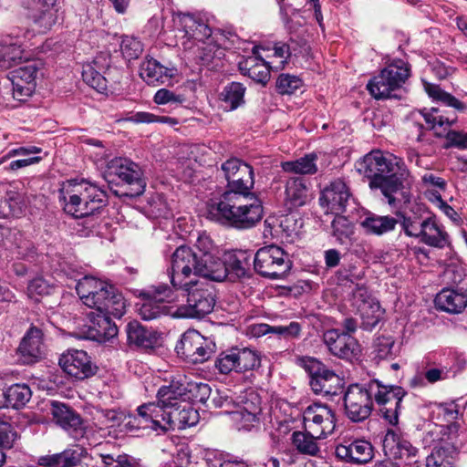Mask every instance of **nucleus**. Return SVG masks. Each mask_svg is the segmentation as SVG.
Segmentation results:
<instances>
[{
    "instance_id": "32",
    "label": "nucleus",
    "mask_w": 467,
    "mask_h": 467,
    "mask_svg": "<svg viewBox=\"0 0 467 467\" xmlns=\"http://www.w3.org/2000/svg\"><path fill=\"white\" fill-rule=\"evenodd\" d=\"M260 47H253V55L239 62V68L244 75L258 83H265L270 78V67L259 54Z\"/></svg>"
},
{
    "instance_id": "45",
    "label": "nucleus",
    "mask_w": 467,
    "mask_h": 467,
    "mask_svg": "<svg viewBox=\"0 0 467 467\" xmlns=\"http://www.w3.org/2000/svg\"><path fill=\"white\" fill-rule=\"evenodd\" d=\"M30 17L40 33H46L57 24L58 8H29Z\"/></svg>"
},
{
    "instance_id": "41",
    "label": "nucleus",
    "mask_w": 467,
    "mask_h": 467,
    "mask_svg": "<svg viewBox=\"0 0 467 467\" xmlns=\"http://www.w3.org/2000/svg\"><path fill=\"white\" fill-rule=\"evenodd\" d=\"M398 221L391 216H380L368 213L361 221L360 225L367 234L382 235L395 229Z\"/></svg>"
},
{
    "instance_id": "54",
    "label": "nucleus",
    "mask_w": 467,
    "mask_h": 467,
    "mask_svg": "<svg viewBox=\"0 0 467 467\" xmlns=\"http://www.w3.org/2000/svg\"><path fill=\"white\" fill-rule=\"evenodd\" d=\"M148 213L154 218H168L171 215V208L162 194L156 193L148 201Z\"/></svg>"
},
{
    "instance_id": "42",
    "label": "nucleus",
    "mask_w": 467,
    "mask_h": 467,
    "mask_svg": "<svg viewBox=\"0 0 467 467\" xmlns=\"http://www.w3.org/2000/svg\"><path fill=\"white\" fill-rule=\"evenodd\" d=\"M317 154L310 153L295 161H284L281 167L285 172L312 175L317 171Z\"/></svg>"
},
{
    "instance_id": "55",
    "label": "nucleus",
    "mask_w": 467,
    "mask_h": 467,
    "mask_svg": "<svg viewBox=\"0 0 467 467\" xmlns=\"http://www.w3.org/2000/svg\"><path fill=\"white\" fill-rule=\"evenodd\" d=\"M128 121L132 123H153L159 122L170 126L178 124V119L168 116H158L150 112L139 111L132 114L127 119Z\"/></svg>"
},
{
    "instance_id": "34",
    "label": "nucleus",
    "mask_w": 467,
    "mask_h": 467,
    "mask_svg": "<svg viewBox=\"0 0 467 467\" xmlns=\"http://www.w3.org/2000/svg\"><path fill=\"white\" fill-rule=\"evenodd\" d=\"M42 337V331L36 327H30L24 336L18 348L24 363L30 364L41 358L43 352Z\"/></svg>"
},
{
    "instance_id": "60",
    "label": "nucleus",
    "mask_w": 467,
    "mask_h": 467,
    "mask_svg": "<svg viewBox=\"0 0 467 467\" xmlns=\"http://www.w3.org/2000/svg\"><path fill=\"white\" fill-rule=\"evenodd\" d=\"M105 467H139L137 461L128 454H101Z\"/></svg>"
},
{
    "instance_id": "20",
    "label": "nucleus",
    "mask_w": 467,
    "mask_h": 467,
    "mask_svg": "<svg viewBox=\"0 0 467 467\" xmlns=\"http://www.w3.org/2000/svg\"><path fill=\"white\" fill-rule=\"evenodd\" d=\"M458 287L444 288L435 297L437 308L451 313L458 314L467 306V276H462V270L457 271L451 279Z\"/></svg>"
},
{
    "instance_id": "25",
    "label": "nucleus",
    "mask_w": 467,
    "mask_h": 467,
    "mask_svg": "<svg viewBox=\"0 0 467 467\" xmlns=\"http://www.w3.org/2000/svg\"><path fill=\"white\" fill-rule=\"evenodd\" d=\"M175 349L178 355L192 363H202L210 358V349L205 338L196 330H187L182 334Z\"/></svg>"
},
{
    "instance_id": "10",
    "label": "nucleus",
    "mask_w": 467,
    "mask_h": 467,
    "mask_svg": "<svg viewBox=\"0 0 467 467\" xmlns=\"http://www.w3.org/2000/svg\"><path fill=\"white\" fill-rule=\"evenodd\" d=\"M199 277L187 286L172 285L187 293V303L176 309L173 314L176 317L202 318L213 311L215 305L213 291L210 285L200 283Z\"/></svg>"
},
{
    "instance_id": "16",
    "label": "nucleus",
    "mask_w": 467,
    "mask_h": 467,
    "mask_svg": "<svg viewBox=\"0 0 467 467\" xmlns=\"http://www.w3.org/2000/svg\"><path fill=\"white\" fill-rule=\"evenodd\" d=\"M305 430L317 438H327L336 428L334 410L320 402L307 406L303 412Z\"/></svg>"
},
{
    "instance_id": "14",
    "label": "nucleus",
    "mask_w": 467,
    "mask_h": 467,
    "mask_svg": "<svg viewBox=\"0 0 467 467\" xmlns=\"http://www.w3.org/2000/svg\"><path fill=\"white\" fill-rule=\"evenodd\" d=\"M32 36L28 29H17L0 39V68L8 69L27 57Z\"/></svg>"
},
{
    "instance_id": "7",
    "label": "nucleus",
    "mask_w": 467,
    "mask_h": 467,
    "mask_svg": "<svg viewBox=\"0 0 467 467\" xmlns=\"http://www.w3.org/2000/svg\"><path fill=\"white\" fill-rule=\"evenodd\" d=\"M58 200L66 213L75 218H83L106 204L107 193L96 183L75 179L61 183Z\"/></svg>"
},
{
    "instance_id": "17",
    "label": "nucleus",
    "mask_w": 467,
    "mask_h": 467,
    "mask_svg": "<svg viewBox=\"0 0 467 467\" xmlns=\"http://www.w3.org/2000/svg\"><path fill=\"white\" fill-rule=\"evenodd\" d=\"M142 303L138 308L140 317L147 321L156 319L168 314L164 303L172 302L174 293L171 287L166 284L152 285L141 293Z\"/></svg>"
},
{
    "instance_id": "46",
    "label": "nucleus",
    "mask_w": 467,
    "mask_h": 467,
    "mask_svg": "<svg viewBox=\"0 0 467 467\" xmlns=\"http://www.w3.org/2000/svg\"><path fill=\"white\" fill-rule=\"evenodd\" d=\"M245 88L239 82H232L226 85L222 93L221 99L224 108L228 110H234L244 103Z\"/></svg>"
},
{
    "instance_id": "22",
    "label": "nucleus",
    "mask_w": 467,
    "mask_h": 467,
    "mask_svg": "<svg viewBox=\"0 0 467 467\" xmlns=\"http://www.w3.org/2000/svg\"><path fill=\"white\" fill-rule=\"evenodd\" d=\"M352 200V193L347 182L340 178L332 181L321 192L320 205L331 213L340 214L346 211Z\"/></svg>"
},
{
    "instance_id": "35",
    "label": "nucleus",
    "mask_w": 467,
    "mask_h": 467,
    "mask_svg": "<svg viewBox=\"0 0 467 467\" xmlns=\"http://www.w3.org/2000/svg\"><path fill=\"white\" fill-rule=\"evenodd\" d=\"M308 187L303 178L291 177L285 182V205L288 210L304 206L308 201Z\"/></svg>"
},
{
    "instance_id": "28",
    "label": "nucleus",
    "mask_w": 467,
    "mask_h": 467,
    "mask_svg": "<svg viewBox=\"0 0 467 467\" xmlns=\"http://www.w3.org/2000/svg\"><path fill=\"white\" fill-rule=\"evenodd\" d=\"M177 74L173 66H163L152 57H146L140 66V76L149 85L169 82Z\"/></svg>"
},
{
    "instance_id": "47",
    "label": "nucleus",
    "mask_w": 467,
    "mask_h": 467,
    "mask_svg": "<svg viewBox=\"0 0 467 467\" xmlns=\"http://www.w3.org/2000/svg\"><path fill=\"white\" fill-rule=\"evenodd\" d=\"M317 438L308 431H295L292 434V443L296 450L302 453L310 456H317L320 452V448L317 443Z\"/></svg>"
},
{
    "instance_id": "26",
    "label": "nucleus",
    "mask_w": 467,
    "mask_h": 467,
    "mask_svg": "<svg viewBox=\"0 0 467 467\" xmlns=\"http://www.w3.org/2000/svg\"><path fill=\"white\" fill-rule=\"evenodd\" d=\"M94 304L86 305L96 313H110L112 317L120 318L126 312V301L121 293L113 285L110 289L105 288L94 296Z\"/></svg>"
},
{
    "instance_id": "21",
    "label": "nucleus",
    "mask_w": 467,
    "mask_h": 467,
    "mask_svg": "<svg viewBox=\"0 0 467 467\" xmlns=\"http://www.w3.org/2000/svg\"><path fill=\"white\" fill-rule=\"evenodd\" d=\"M323 341L329 352L342 359L357 360L361 353L358 340L350 334L330 329L324 333Z\"/></svg>"
},
{
    "instance_id": "29",
    "label": "nucleus",
    "mask_w": 467,
    "mask_h": 467,
    "mask_svg": "<svg viewBox=\"0 0 467 467\" xmlns=\"http://www.w3.org/2000/svg\"><path fill=\"white\" fill-rule=\"evenodd\" d=\"M252 254L248 251L237 250L227 253L223 261L224 275L221 279L215 281L222 282L226 277L231 281H235L244 277L248 274Z\"/></svg>"
},
{
    "instance_id": "4",
    "label": "nucleus",
    "mask_w": 467,
    "mask_h": 467,
    "mask_svg": "<svg viewBox=\"0 0 467 467\" xmlns=\"http://www.w3.org/2000/svg\"><path fill=\"white\" fill-rule=\"evenodd\" d=\"M263 213L262 202L253 192H224L209 207L212 218L238 230L255 226L262 220Z\"/></svg>"
},
{
    "instance_id": "9",
    "label": "nucleus",
    "mask_w": 467,
    "mask_h": 467,
    "mask_svg": "<svg viewBox=\"0 0 467 467\" xmlns=\"http://www.w3.org/2000/svg\"><path fill=\"white\" fill-rule=\"evenodd\" d=\"M104 174L109 182H117L126 188L120 195L137 197L145 191L146 182L142 170L130 159L116 157L110 160L106 165Z\"/></svg>"
},
{
    "instance_id": "52",
    "label": "nucleus",
    "mask_w": 467,
    "mask_h": 467,
    "mask_svg": "<svg viewBox=\"0 0 467 467\" xmlns=\"http://www.w3.org/2000/svg\"><path fill=\"white\" fill-rule=\"evenodd\" d=\"M185 401L191 400L193 402L205 403L211 395V388L202 382L185 381Z\"/></svg>"
},
{
    "instance_id": "24",
    "label": "nucleus",
    "mask_w": 467,
    "mask_h": 467,
    "mask_svg": "<svg viewBox=\"0 0 467 467\" xmlns=\"http://www.w3.org/2000/svg\"><path fill=\"white\" fill-rule=\"evenodd\" d=\"M335 455L343 462L361 465L373 459L374 448L366 440L345 441L336 446Z\"/></svg>"
},
{
    "instance_id": "13",
    "label": "nucleus",
    "mask_w": 467,
    "mask_h": 467,
    "mask_svg": "<svg viewBox=\"0 0 467 467\" xmlns=\"http://www.w3.org/2000/svg\"><path fill=\"white\" fill-rule=\"evenodd\" d=\"M214 366L221 374L224 375L232 371L237 373L253 371L261 367V355L254 348H234L222 352L216 358Z\"/></svg>"
},
{
    "instance_id": "36",
    "label": "nucleus",
    "mask_w": 467,
    "mask_h": 467,
    "mask_svg": "<svg viewBox=\"0 0 467 467\" xmlns=\"http://www.w3.org/2000/svg\"><path fill=\"white\" fill-rule=\"evenodd\" d=\"M413 128L416 135L415 141L420 145L419 147L408 146L405 149L406 157L408 161L414 162L420 168L427 169L430 165L422 157L431 155L432 152L431 149H424L425 146L431 145V139L427 137V132L421 124L413 123Z\"/></svg>"
},
{
    "instance_id": "18",
    "label": "nucleus",
    "mask_w": 467,
    "mask_h": 467,
    "mask_svg": "<svg viewBox=\"0 0 467 467\" xmlns=\"http://www.w3.org/2000/svg\"><path fill=\"white\" fill-rule=\"evenodd\" d=\"M227 182L225 192H252L254 185V169L237 158L227 160L221 167Z\"/></svg>"
},
{
    "instance_id": "51",
    "label": "nucleus",
    "mask_w": 467,
    "mask_h": 467,
    "mask_svg": "<svg viewBox=\"0 0 467 467\" xmlns=\"http://www.w3.org/2000/svg\"><path fill=\"white\" fill-rule=\"evenodd\" d=\"M135 415L125 416L123 412L117 410H103L99 414V420L101 424L105 425L106 428L119 427L120 424L125 421V426L130 430H140V428H133L128 424L130 417H136Z\"/></svg>"
},
{
    "instance_id": "63",
    "label": "nucleus",
    "mask_w": 467,
    "mask_h": 467,
    "mask_svg": "<svg viewBox=\"0 0 467 467\" xmlns=\"http://www.w3.org/2000/svg\"><path fill=\"white\" fill-rule=\"evenodd\" d=\"M17 438L18 434L15 427L10 422L0 420V447L12 448Z\"/></svg>"
},
{
    "instance_id": "12",
    "label": "nucleus",
    "mask_w": 467,
    "mask_h": 467,
    "mask_svg": "<svg viewBox=\"0 0 467 467\" xmlns=\"http://www.w3.org/2000/svg\"><path fill=\"white\" fill-rule=\"evenodd\" d=\"M253 259L254 271L272 280L285 277L292 267L290 255L274 244L258 249Z\"/></svg>"
},
{
    "instance_id": "8",
    "label": "nucleus",
    "mask_w": 467,
    "mask_h": 467,
    "mask_svg": "<svg viewBox=\"0 0 467 467\" xmlns=\"http://www.w3.org/2000/svg\"><path fill=\"white\" fill-rule=\"evenodd\" d=\"M422 83L429 97L442 105L433 107L430 110L423 109L420 114L431 129H441L445 131L457 121V112H464L466 106L451 94L441 89L440 86L425 80H422Z\"/></svg>"
},
{
    "instance_id": "6",
    "label": "nucleus",
    "mask_w": 467,
    "mask_h": 467,
    "mask_svg": "<svg viewBox=\"0 0 467 467\" xmlns=\"http://www.w3.org/2000/svg\"><path fill=\"white\" fill-rule=\"evenodd\" d=\"M180 23L183 31L182 46L188 58L208 66L224 56L212 36L207 20L201 15L182 14Z\"/></svg>"
},
{
    "instance_id": "43",
    "label": "nucleus",
    "mask_w": 467,
    "mask_h": 467,
    "mask_svg": "<svg viewBox=\"0 0 467 467\" xmlns=\"http://www.w3.org/2000/svg\"><path fill=\"white\" fill-rule=\"evenodd\" d=\"M0 396L5 399L7 407L13 409L23 408L31 399L32 391L26 384H13Z\"/></svg>"
},
{
    "instance_id": "40",
    "label": "nucleus",
    "mask_w": 467,
    "mask_h": 467,
    "mask_svg": "<svg viewBox=\"0 0 467 467\" xmlns=\"http://www.w3.org/2000/svg\"><path fill=\"white\" fill-rule=\"evenodd\" d=\"M105 288L110 289V285L89 275L78 279L76 284L77 294L84 305L94 304V296Z\"/></svg>"
},
{
    "instance_id": "64",
    "label": "nucleus",
    "mask_w": 467,
    "mask_h": 467,
    "mask_svg": "<svg viewBox=\"0 0 467 467\" xmlns=\"http://www.w3.org/2000/svg\"><path fill=\"white\" fill-rule=\"evenodd\" d=\"M86 450L79 446L68 448L61 452L63 467H75L81 464V460L86 454Z\"/></svg>"
},
{
    "instance_id": "30",
    "label": "nucleus",
    "mask_w": 467,
    "mask_h": 467,
    "mask_svg": "<svg viewBox=\"0 0 467 467\" xmlns=\"http://www.w3.org/2000/svg\"><path fill=\"white\" fill-rule=\"evenodd\" d=\"M383 451L386 456L404 461H410L416 457L418 450L412 444L400 437L393 430H389L382 441Z\"/></svg>"
},
{
    "instance_id": "62",
    "label": "nucleus",
    "mask_w": 467,
    "mask_h": 467,
    "mask_svg": "<svg viewBox=\"0 0 467 467\" xmlns=\"http://www.w3.org/2000/svg\"><path fill=\"white\" fill-rule=\"evenodd\" d=\"M153 101L158 105H182L186 101L185 97L182 94H177L167 88L159 89L154 97Z\"/></svg>"
},
{
    "instance_id": "56",
    "label": "nucleus",
    "mask_w": 467,
    "mask_h": 467,
    "mask_svg": "<svg viewBox=\"0 0 467 467\" xmlns=\"http://www.w3.org/2000/svg\"><path fill=\"white\" fill-rule=\"evenodd\" d=\"M302 225L303 223L301 220L297 218V214L296 213L284 215L280 220V228L285 236L290 238L289 241L291 242H293L294 238L299 234Z\"/></svg>"
},
{
    "instance_id": "58",
    "label": "nucleus",
    "mask_w": 467,
    "mask_h": 467,
    "mask_svg": "<svg viewBox=\"0 0 467 467\" xmlns=\"http://www.w3.org/2000/svg\"><path fill=\"white\" fill-rule=\"evenodd\" d=\"M353 225L345 216H337L332 222V234L340 242L353 234Z\"/></svg>"
},
{
    "instance_id": "33",
    "label": "nucleus",
    "mask_w": 467,
    "mask_h": 467,
    "mask_svg": "<svg viewBox=\"0 0 467 467\" xmlns=\"http://www.w3.org/2000/svg\"><path fill=\"white\" fill-rule=\"evenodd\" d=\"M110 317H112L110 313L91 312L88 314L89 337L99 342H104L117 336L118 327Z\"/></svg>"
},
{
    "instance_id": "48",
    "label": "nucleus",
    "mask_w": 467,
    "mask_h": 467,
    "mask_svg": "<svg viewBox=\"0 0 467 467\" xmlns=\"http://www.w3.org/2000/svg\"><path fill=\"white\" fill-rule=\"evenodd\" d=\"M98 58L92 63H88L83 66L82 78L83 80L91 88L101 92L107 88V81L102 75V67H98Z\"/></svg>"
},
{
    "instance_id": "50",
    "label": "nucleus",
    "mask_w": 467,
    "mask_h": 467,
    "mask_svg": "<svg viewBox=\"0 0 467 467\" xmlns=\"http://www.w3.org/2000/svg\"><path fill=\"white\" fill-rule=\"evenodd\" d=\"M358 312L362 318V325L366 329L374 328L383 317V310L376 300L368 305H363Z\"/></svg>"
},
{
    "instance_id": "15",
    "label": "nucleus",
    "mask_w": 467,
    "mask_h": 467,
    "mask_svg": "<svg viewBox=\"0 0 467 467\" xmlns=\"http://www.w3.org/2000/svg\"><path fill=\"white\" fill-rule=\"evenodd\" d=\"M303 367L310 376L309 384L316 393L337 395L342 389V379L333 370L314 358L302 359Z\"/></svg>"
},
{
    "instance_id": "49",
    "label": "nucleus",
    "mask_w": 467,
    "mask_h": 467,
    "mask_svg": "<svg viewBox=\"0 0 467 467\" xmlns=\"http://www.w3.org/2000/svg\"><path fill=\"white\" fill-rule=\"evenodd\" d=\"M374 354L378 360L393 359L400 352V347L391 336H380L374 341Z\"/></svg>"
},
{
    "instance_id": "31",
    "label": "nucleus",
    "mask_w": 467,
    "mask_h": 467,
    "mask_svg": "<svg viewBox=\"0 0 467 467\" xmlns=\"http://www.w3.org/2000/svg\"><path fill=\"white\" fill-rule=\"evenodd\" d=\"M185 379H172L169 385L161 386L157 392V401L148 402L147 404L157 405L158 407L168 410L185 402Z\"/></svg>"
},
{
    "instance_id": "38",
    "label": "nucleus",
    "mask_w": 467,
    "mask_h": 467,
    "mask_svg": "<svg viewBox=\"0 0 467 467\" xmlns=\"http://www.w3.org/2000/svg\"><path fill=\"white\" fill-rule=\"evenodd\" d=\"M420 240L429 246L443 248L448 244V234L435 216L426 215Z\"/></svg>"
},
{
    "instance_id": "3",
    "label": "nucleus",
    "mask_w": 467,
    "mask_h": 467,
    "mask_svg": "<svg viewBox=\"0 0 467 467\" xmlns=\"http://www.w3.org/2000/svg\"><path fill=\"white\" fill-rule=\"evenodd\" d=\"M167 274L172 285L187 286L195 283L196 276L219 280L224 268L212 239L202 234L194 248L181 245L173 252Z\"/></svg>"
},
{
    "instance_id": "1",
    "label": "nucleus",
    "mask_w": 467,
    "mask_h": 467,
    "mask_svg": "<svg viewBox=\"0 0 467 467\" xmlns=\"http://www.w3.org/2000/svg\"><path fill=\"white\" fill-rule=\"evenodd\" d=\"M356 169L369 180L371 189H380L389 205L410 202L409 188L413 177L402 158L381 150H371L356 163Z\"/></svg>"
},
{
    "instance_id": "23",
    "label": "nucleus",
    "mask_w": 467,
    "mask_h": 467,
    "mask_svg": "<svg viewBox=\"0 0 467 467\" xmlns=\"http://www.w3.org/2000/svg\"><path fill=\"white\" fill-rule=\"evenodd\" d=\"M58 363L66 374L79 380L93 376L97 369L84 350L69 349L61 355Z\"/></svg>"
},
{
    "instance_id": "44",
    "label": "nucleus",
    "mask_w": 467,
    "mask_h": 467,
    "mask_svg": "<svg viewBox=\"0 0 467 467\" xmlns=\"http://www.w3.org/2000/svg\"><path fill=\"white\" fill-rule=\"evenodd\" d=\"M260 411L259 404L253 402L232 412V417L238 429L250 431L259 421L258 414Z\"/></svg>"
},
{
    "instance_id": "2",
    "label": "nucleus",
    "mask_w": 467,
    "mask_h": 467,
    "mask_svg": "<svg viewBox=\"0 0 467 467\" xmlns=\"http://www.w3.org/2000/svg\"><path fill=\"white\" fill-rule=\"evenodd\" d=\"M406 394L403 388L383 385L377 379L365 384L350 385L344 396L346 415L354 422L363 421L370 416L375 400L379 406L382 418L395 426L398 424L400 404Z\"/></svg>"
},
{
    "instance_id": "27",
    "label": "nucleus",
    "mask_w": 467,
    "mask_h": 467,
    "mask_svg": "<svg viewBox=\"0 0 467 467\" xmlns=\"http://www.w3.org/2000/svg\"><path fill=\"white\" fill-rule=\"evenodd\" d=\"M94 304L86 305L96 313H110L112 317L120 318L126 312V301L121 293L113 285L110 289L105 288L94 296Z\"/></svg>"
},
{
    "instance_id": "11",
    "label": "nucleus",
    "mask_w": 467,
    "mask_h": 467,
    "mask_svg": "<svg viewBox=\"0 0 467 467\" xmlns=\"http://www.w3.org/2000/svg\"><path fill=\"white\" fill-rule=\"evenodd\" d=\"M409 64L401 59L394 60L367 85L376 99L396 97L393 93L405 83L410 76Z\"/></svg>"
},
{
    "instance_id": "53",
    "label": "nucleus",
    "mask_w": 467,
    "mask_h": 467,
    "mask_svg": "<svg viewBox=\"0 0 467 467\" xmlns=\"http://www.w3.org/2000/svg\"><path fill=\"white\" fill-rule=\"evenodd\" d=\"M120 51L125 59H136L142 53L143 45L137 37L123 36H121Z\"/></svg>"
},
{
    "instance_id": "19",
    "label": "nucleus",
    "mask_w": 467,
    "mask_h": 467,
    "mask_svg": "<svg viewBox=\"0 0 467 467\" xmlns=\"http://www.w3.org/2000/svg\"><path fill=\"white\" fill-rule=\"evenodd\" d=\"M25 64L12 72L13 95L17 100L30 97L36 88L38 71L42 69L40 59H30V55L24 58Z\"/></svg>"
},
{
    "instance_id": "61",
    "label": "nucleus",
    "mask_w": 467,
    "mask_h": 467,
    "mask_svg": "<svg viewBox=\"0 0 467 467\" xmlns=\"http://www.w3.org/2000/svg\"><path fill=\"white\" fill-rule=\"evenodd\" d=\"M52 286L43 277L32 279L27 285V295L30 298L37 301L39 296L49 295Z\"/></svg>"
},
{
    "instance_id": "57",
    "label": "nucleus",
    "mask_w": 467,
    "mask_h": 467,
    "mask_svg": "<svg viewBox=\"0 0 467 467\" xmlns=\"http://www.w3.org/2000/svg\"><path fill=\"white\" fill-rule=\"evenodd\" d=\"M423 224H425V216L422 214L404 216L401 223L406 235L419 239L423 231Z\"/></svg>"
},
{
    "instance_id": "39",
    "label": "nucleus",
    "mask_w": 467,
    "mask_h": 467,
    "mask_svg": "<svg viewBox=\"0 0 467 467\" xmlns=\"http://www.w3.org/2000/svg\"><path fill=\"white\" fill-rule=\"evenodd\" d=\"M50 406V413L57 424L70 433L78 432L81 427V420L78 414L58 401H52Z\"/></svg>"
},
{
    "instance_id": "5",
    "label": "nucleus",
    "mask_w": 467,
    "mask_h": 467,
    "mask_svg": "<svg viewBox=\"0 0 467 467\" xmlns=\"http://www.w3.org/2000/svg\"><path fill=\"white\" fill-rule=\"evenodd\" d=\"M198 420V411L185 401L168 410L153 404H142L137 408V416L130 417L128 424L133 428L150 429L164 433L192 427Z\"/></svg>"
},
{
    "instance_id": "59",
    "label": "nucleus",
    "mask_w": 467,
    "mask_h": 467,
    "mask_svg": "<svg viewBox=\"0 0 467 467\" xmlns=\"http://www.w3.org/2000/svg\"><path fill=\"white\" fill-rule=\"evenodd\" d=\"M303 85V81L296 76L281 74L276 80V88L281 94H293Z\"/></svg>"
},
{
    "instance_id": "37",
    "label": "nucleus",
    "mask_w": 467,
    "mask_h": 467,
    "mask_svg": "<svg viewBox=\"0 0 467 467\" xmlns=\"http://www.w3.org/2000/svg\"><path fill=\"white\" fill-rule=\"evenodd\" d=\"M128 342L143 349L153 348L158 343V335L151 329H147L138 321H131L126 327Z\"/></svg>"
}]
</instances>
